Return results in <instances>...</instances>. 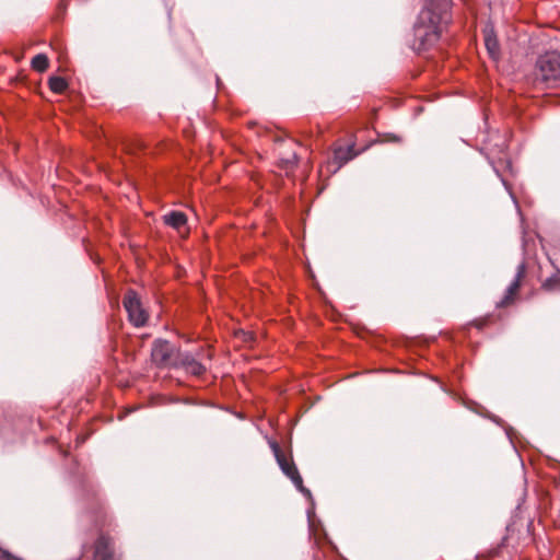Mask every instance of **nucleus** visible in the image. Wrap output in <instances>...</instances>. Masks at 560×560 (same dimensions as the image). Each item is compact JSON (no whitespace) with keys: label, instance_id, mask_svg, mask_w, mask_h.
Segmentation results:
<instances>
[{"label":"nucleus","instance_id":"obj_1","mask_svg":"<svg viewBox=\"0 0 560 560\" xmlns=\"http://www.w3.org/2000/svg\"><path fill=\"white\" fill-rule=\"evenodd\" d=\"M448 9L450 0H424L415 25V39L419 43V49H425L439 39L443 25L450 19Z\"/></svg>","mask_w":560,"mask_h":560},{"label":"nucleus","instance_id":"obj_2","mask_svg":"<svg viewBox=\"0 0 560 560\" xmlns=\"http://www.w3.org/2000/svg\"><path fill=\"white\" fill-rule=\"evenodd\" d=\"M534 85L557 88L560 85V52L548 51L540 55L534 71Z\"/></svg>","mask_w":560,"mask_h":560},{"label":"nucleus","instance_id":"obj_3","mask_svg":"<svg viewBox=\"0 0 560 560\" xmlns=\"http://www.w3.org/2000/svg\"><path fill=\"white\" fill-rule=\"evenodd\" d=\"M124 307L128 313L129 320L136 327L144 326L148 320V313L142 307L138 294L129 290L124 298Z\"/></svg>","mask_w":560,"mask_h":560},{"label":"nucleus","instance_id":"obj_4","mask_svg":"<svg viewBox=\"0 0 560 560\" xmlns=\"http://www.w3.org/2000/svg\"><path fill=\"white\" fill-rule=\"evenodd\" d=\"M276 457L277 462L283 471V474L289 477L294 486L300 490L303 491V480L300 476L294 463L287 457L283 453H281L278 448H276Z\"/></svg>","mask_w":560,"mask_h":560},{"label":"nucleus","instance_id":"obj_5","mask_svg":"<svg viewBox=\"0 0 560 560\" xmlns=\"http://www.w3.org/2000/svg\"><path fill=\"white\" fill-rule=\"evenodd\" d=\"M174 347L165 340H156L152 348V359L160 365L173 364Z\"/></svg>","mask_w":560,"mask_h":560},{"label":"nucleus","instance_id":"obj_6","mask_svg":"<svg viewBox=\"0 0 560 560\" xmlns=\"http://www.w3.org/2000/svg\"><path fill=\"white\" fill-rule=\"evenodd\" d=\"M94 560H114L110 538L101 536L96 540Z\"/></svg>","mask_w":560,"mask_h":560},{"label":"nucleus","instance_id":"obj_7","mask_svg":"<svg viewBox=\"0 0 560 560\" xmlns=\"http://www.w3.org/2000/svg\"><path fill=\"white\" fill-rule=\"evenodd\" d=\"M353 145L337 147L334 150V163L337 165L336 168H340L343 164L357 156Z\"/></svg>","mask_w":560,"mask_h":560},{"label":"nucleus","instance_id":"obj_8","mask_svg":"<svg viewBox=\"0 0 560 560\" xmlns=\"http://www.w3.org/2000/svg\"><path fill=\"white\" fill-rule=\"evenodd\" d=\"M523 276H524V267L520 266L515 279L509 285V288L506 290V293H505L503 300L500 303L502 306H506V305H509L510 303H512L514 301V299H515V296H516V294H517V292L520 290L521 279L523 278Z\"/></svg>","mask_w":560,"mask_h":560},{"label":"nucleus","instance_id":"obj_9","mask_svg":"<svg viewBox=\"0 0 560 560\" xmlns=\"http://www.w3.org/2000/svg\"><path fill=\"white\" fill-rule=\"evenodd\" d=\"M165 224L176 229L180 230L184 228L187 223V217L185 213L180 211H172L163 217Z\"/></svg>","mask_w":560,"mask_h":560},{"label":"nucleus","instance_id":"obj_10","mask_svg":"<svg viewBox=\"0 0 560 560\" xmlns=\"http://www.w3.org/2000/svg\"><path fill=\"white\" fill-rule=\"evenodd\" d=\"M182 364L185 366L186 371L191 373L192 375L198 376L206 371L205 366L190 355L183 357Z\"/></svg>","mask_w":560,"mask_h":560},{"label":"nucleus","instance_id":"obj_11","mask_svg":"<svg viewBox=\"0 0 560 560\" xmlns=\"http://www.w3.org/2000/svg\"><path fill=\"white\" fill-rule=\"evenodd\" d=\"M485 44H486V48H487L489 55L493 59H497L499 56V43H498V39L492 31H486Z\"/></svg>","mask_w":560,"mask_h":560},{"label":"nucleus","instance_id":"obj_12","mask_svg":"<svg viewBox=\"0 0 560 560\" xmlns=\"http://www.w3.org/2000/svg\"><path fill=\"white\" fill-rule=\"evenodd\" d=\"M49 89L56 94H62L68 89V82L61 77H51L48 80Z\"/></svg>","mask_w":560,"mask_h":560},{"label":"nucleus","instance_id":"obj_13","mask_svg":"<svg viewBox=\"0 0 560 560\" xmlns=\"http://www.w3.org/2000/svg\"><path fill=\"white\" fill-rule=\"evenodd\" d=\"M31 66L35 71L44 72L49 66L48 57L45 54H38L32 59Z\"/></svg>","mask_w":560,"mask_h":560},{"label":"nucleus","instance_id":"obj_14","mask_svg":"<svg viewBox=\"0 0 560 560\" xmlns=\"http://www.w3.org/2000/svg\"><path fill=\"white\" fill-rule=\"evenodd\" d=\"M0 560H22L9 553L5 550L0 549Z\"/></svg>","mask_w":560,"mask_h":560}]
</instances>
